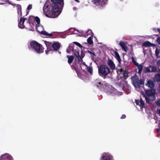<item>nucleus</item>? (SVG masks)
Here are the masks:
<instances>
[{
    "mask_svg": "<svg viewBox=\"0 0 160 160\" xmlns=\"http://www.w3.org/2000/svg\"><path fill=\"white\" fill-rule=\"evenodd\" d=\"M115 57L116 58L117 60L118 61L119 63H120L121 62V59L120 57L119 56V54L117 52H114Z\"/></svg>",
    "mask_w": 160,
    "mask_h": 160,
    "instance_id": "aec40b11",
    "label": "nucleus"
},
{
    "mask_svg": "<svg viewBox=\"0 0 160 160\" xmlns=\"http://www.w3.org/2000/svg\"><path fill=\"white\" fill-rule=\"evenodd\" d=\"M32 8V5L31 4H29L27 7V9L28 10L31 9Z\"/></svg>",
    "mask_w": 160,
    "mask_h": 160,
    "instance_id": "f704fd0d",
    "label": "nucleus"
},
{
    "mask_svg": "<svg viewBox=\"0 0 160 160\" xmlns=\"http://www.w3.org/2000/svg\"><path fill=\"white\" fill-rule=\"evenodd\" d=\"M67 52L69 54L72 53L75 57V59L78 60L79 62H81L82 64L80 66L79 64L78 63V65H76L74 66V69L76 71L78 76L79 77L80 74L79 71L81 69L83 71H85L84 69H88V67L86 64L85 62L82 61V58L84 56V53L80 50H78L77 46H75L73 43H71L69 44L67 48Z\"/></svg>",
    "mask_w": 160,
    "mask_h": 160,
    "instance_id": "f257e3e1",
    "label": "nucleus"
},
{
    "mask_svg": "<svg viewBox=\"0 0 160 160\" xmlns=\"http://www.w3.org/2000/svg\"><path fill=\"white\" fill-rule=\"evenodd\" d=\"M44 42L47 48V50L45 51L46 54H48L50 51H57L60 47L61 44L58 42H51L45 41Z\"/></svg>",
    "mask_w": 160,
    "mask_h": 160,
    "instance_id": "39448f33",
    "label": "nucleus"
},
{
    "mask_svg": "<svg viewBox=\"0 0 160 160\" xmlns=\"http://www.w3.org/2000/svg\"><path fill=\"white\" fill-rule=\"evenodd\" d=\"M126 117V116L125 115L123 114L122 115L121 118V119H124V118H125Z\"/></svg>",
    "mask_w": 160,
    "mask_h": 160,
    "instance_id": "4c0bfd02",
    "label": "nucleus"
},
{
    "mask_svg": "<svg viewBox=\"0 0 160 160\" xmlns=\"http://www.w3.org/2000/svg\"><path fill=\"white\" fill-rule=\"evenodd\" d=\"M67 57L68 58V63H71L73 59V57L72 56H67Z\"/></svg>",
    "mask_w": 160,
    "mask_h": 160,
    "instance_id": "4be33fe9",
    "label": "nucleus"
},
{
    "mask_svg": "<svg viewBox=\"0 0 160 160\" xmlns=\"http://www.w3.org/2000/svg\"><path fill=\"white\" fill-rule=\"evenodd\" d=\"M25 18H22L20 19L18 23V26L21 29H23L24 28L23 23L25 20Z\"/></svg>",
    "mask_w": 160,
    "mask_h": 160,
    "instance_id": "f3484780",
    "label": "nucleus"
},
{
    "mask_svg": "<svg viewBox=\"0 0 160 160\" xmlns=\"http://www.w3.org/2000/svg\"><path fill=\"white\" fill-rule=\"evenodd\" d=\"M108 0H101L99 3V5L101 6L104 5L107 3Z\"/></svg>",
    "mask_w": 160,
    "mask_h": 160,
    "instance_id": "393cba45",
    "label": "nucleus"
},
{
    "mask_svg": "<svg viewBox=\"0 0 160 160\" xmlns=\"http://www.w3.org/2000/svg\"><path fill=\"white\" fill-rule=\"evenodd\" d=\"M101 0H94V2L95 3H98L99 5L100 2Z\"/></svg>",
    "mask_w": 160,
    "mask_h": 160,
    "instance_id": "72a5a7b5",
    "label": "nucleus"
},
{
    "mask_svg": "<svg viewBox=\"0 0 160 160\" xmlns=\"http://www.w3.org/2000/svg\"><path fill=\"white\" fill-rule=\"evenodd\" d=\"M159 31V32L160 33V31Z\"/></svg>",
    "mask_w": 160,
    "mask_h": 160,
    "instance_id": "c03bdc74",
    "label": "nucleus"
},
{
    "mask_svg": "<svg viewBox=\"0 0 160 160\" xmlns=\"http://www.w3.org/2000/svg\"><path fill=\"white\" fill-rule=\"evenodd\" d=\"M70 29H74V28H71Z\"/></svg>",
    "mask_w": 160,
    "mask_h": 160,
    "instance_id": "37998d69",
    "label": "nucleus"
},
{
    "mask_svg": "<svg viewBox=\"0 0 160 160\" xmlns=\"http://www.w3.org/2000/svg\"><path fill=\"white\" fill-rule=\"evenodd\" d=\"M157 41L158 43L160 45V37H159L157 38Z\"/></svg>",
    "mask_w": 160,
    "mask_h": 160,
    "instance_id": "c9c22d12",
    "label": "nucleus"
},
{
    "mask_svg": "<svg viewBox=\"0 0 160 160\" xmlns=\"http://www.w3.org/2000/svg\"><path fill=\"white\" fill-rule=\"evenodd\" d=\"M158 113L159 115L160 116V109L158 110Z\"/></svg>",
    "mask_w": 160,
    "mask_h": 160,
    "instance_id": "ea45409f",
    "label": "nucleus"
},
{
    "mask_svg": "<svg viewBox=\"0 0 160 160\" xmlns=\"http://www.w3.org/2000/svg\"><path fill=\"white\" fill-rule=\"evenodd\" d=\"M131 59L132 60V62L134 63V65L137 66V67L138 68V67L139 66H140L141 64H139L138 63L136 62V61L135 60L134 58L133 57H132L131 58Z\"/></svg>",
    "mask_w": 160,
    "mask_h": 160,
    "instance_id": "412c9836",
    "label": "nucleus"
},
{
    "mask_svg": "<svg viewBox=\"0 0 160 160\" xmlns=\"http://www.w3.org/2000/svg\"><path fill=\"white\" fill-rule=\"evenodd\" d=\"M157 65L158 66L160 67V60H159L157 62Z\"/></svg>",
    "mask_w": 160,
    "mask_h": 160,
    "instance_id": "58836bf2",
    "label": "nucleus"
},
{
    "mask_svg": "<svg viewBox=\"0 0 160 160\" xmlns=\"http://www.w3.org/2000/svg\"><path fill=\"white\" fill-rule=\"evenodd\" d=\"M39 31L40 33L46 36L47 37L52 38L53 36L52 33H48L45 31H41V32Z\"/></svg>",
    "mask_w": 160,
    "mask_h": 160,
    "instance_id": "4468645a",
    "label": "nucleus"
},
{
    "mask_svg": "<svg viewBox=\"0 0 160 160\" xmlns=\"http://www.w3.org/2000/svg\"><path fill=\"white\" fill-rule=\"evenodd\" d=\"M86 70H87L90 73L91 75H92V68L91 67H88V69H85Z\"/></svg>",
    "mask_w": 160,
    "mask_h": 160,
    "instance_id": "cd10ccee",
    "label": "nucleus"
},
{
    "mask_svg": "<svg viewBox=\"0 0 160 160\" xmlns=\"http://www.w3.org/2000/svg\"><path fill=\"white\" fill-rule=\"evenodd\" d=\"M155 102L158 106H160V98L158 99Z\"/></svg>",
    "mask_w": 160,
    "mask_h": 160,
    "instance_id": "2f4dec72",
    "label": "nucleus"
},
{
    "mask_svg": "<svg viewBox=\"0 0 160 160\" xmlns=\"http://www.w3.org/2000/svg\"><path fill=\"white\" fill-rule=\"evenodd\" d=\"M119 45L121 48L122 50L125 52H127L128 50V48L127 45L123 41H120L119 43Z\"/></svg>",
    "mask_w": 160,
    "mask_h": 160,
    "instance_id": "f8f14e48",
    "label": "nucleus"
},
{
    "mask_svg": "<svg viewBox=\"0 0 160 160\" xmlns=\"http://www.w3.org/2000/svg\"><path fill=\"white\" fill-rule=\"evenodd\" d=\"M92 38V36H90L88 38L87 40L88 43L90 45L92 44L93 43Z\"/></svg>",
    "mask_w": 160,
    "mask_h": 160,
    "instance_id": "5701e85b",
    "label": "nucleus"
},
{
    "mask_svg": "<svg viewBox=\"0 0 160 160\" xmlns=\"http://www.w3.org/2000/svg\"><path fill=\"white\" fill-rule=\"evenodd\" d=\"M138 73L139 74H140L141 72L142 71L143 68V65L142 64L140 66H139L138 67Z\"/></svg>",
    "mask_w": 160,
    "mask_h": 160,
    "instance_id": "b1692460",
    "label": "nucleus"
},
{
    "mask_svg": "<svg viewBox=\"0 0 160 160\" xmlns=\"http://www.w3.org/2000/svg\"><path fill=\"white\" fill-rule=\"evenodd\" d=\"M34 19L36 22H37L38 25L39 24L40 22V19L37 17H35Z\"/></svg>",
    "mask_w": 160,
    "mask_h": 160,
    "instance_id": "bb28decb",
    "label": "nucleus"
},
{
    "mask_svg": "<svg viewBox=\"0 0 160 160\" xmlns=\"http://www.w3.org/2000/svg\"><path fill=\"white\" fill-rule=\"evenodd\" d=\"M28 49L31 51L40 54L44 52V48L42 45L35 41H31L28 45Z\"/></svg>",
    "mask_w": 160,
    "mask_h": 160,
    "instance_id": "20e7f679",
    "label": "nucleus"
},
{
    "mask_svg": "<svg viewBox=\"0 0 160 160\" xmlns=\"http://www.w3.org/2000/svg\"><path fill=\"white\" fill-rule=\"evenodd\" d=\"M76 1H78V0H76Z\"/></svg>",
    "mask_w": 160,
    "mask_h": 160,
    "instance_id": "a18cd8bd",
    "label": "nucleus"
},
{
    "mask_svg": "<svg viewBox=\"0 0 160 160\" xmlns=\"http://www.w3.org/2000/svg\"><path fill=\"white\" fill-rule=\"evenodd\" d=\"M141 93L142 96L145 98L147 103H149L151 101H154L155 99V91L154 89L146 90V94L143 92H141Z\"/></svg>",
    "mask_w": 160,
    "mask_h": 160,
    "instance_id": "423d86ee",
    "label": "nucleus"
},
{
    "mask_svg": "<svg viewBox=\"0 0 160 160\" xmlns=\"http://www.w3.org/2000/svg\"><path fill=\"white\" fill-rule=\"evenodd\" d=\"M155 53L156 55L158 56L159 53V50L157 48H156L155 49Z\"/></svg>",
    "mask_w": 160,
    "mask_h": 160,
    "instance_id": "c756f323",
    "label": "nucleus"
},
{
    "mask_svg": "<svg viewBox=\"0 0 160 160\" xmlns=\"http://www.w3.org/2000/svg\"><path fill=\"white\" fill-rule=\"evenodd\" d=\"M113 156L109 152L103 153L101 156L100 160H114Z\"/></svg>",
    "mask_w": 160,
    "mask_h": 160,
    "instance_id": "1a4fd4ad",
    "label": "nucleus"
},
{
    "mask_svg": "<svg viewBox=\"0 0 160 160\" xmlns=\"http://www.w3.org/2000/svg\"><path fill=\"white\" fill-rule=\"evenodd\" d=\"M145 85L146 86L150 88H153L154 86L153 81L150 79L148 80L147 81V82L145 84Z\"/></svg>",
    "mask_w": 160,
    "mask_h": 160,
    "instance_id": "dca6fc26",
    "label": "nucleus"
},
{
    "mask_svg": "<svg viewBox=\"0 0 160 160\" xmlns=\"http://www.w3.org/2000/svg\"><path fill=\"white\" fill-rule=\"evenodd\" d=\"M58 53L59 54H61V52L59 51H58Z\"/></svg>",
    "mask_w": 160,
    "mask_h": 160,
    "instance_id": "a19ab883",
    "label": "nucleus"
},
{
    "mask_svg": "<svg viewBox=\"0 0 160 160\" xmlns=\"http://www.w3.org/2000/svg\"><path fill=\"white\" fill-rule=\"evenodd\" d=\"M80 32H79L80 33H81L82 32H83L84 33H81V34H79V35L80 36H83L84 37H86L88 36V35L90 33H92V31H80Z\"/></svg>",
    "mask_w": 160,
    "mask_h": 160,
    "instance_id": "2eb2a0df",
    "label": "nucleus"
},
{
    "mask_svg": "<svg viewBox=\"0 0 160 160\" xmlns=\"http://www.w3.org/2000/svg\"><path fill=\"white\" fill-rule=\"evenodd\" d=\"M73 43H74L77 46H78L79 47V48H78L77 47L78 49V50H80L81 51V49L82 47V45L79 43H78L77 42H73Z\"/></svg>",
    "mask_w": 160,
    "mask_h": 160,
    "instance_id": "a878e982",
    "label": "nucleus"
},
{
    "mask_svg": "<svg viewBox=\"0 0 160 160\" xmlns=\"http://www.w3.org/2000/svg\"><path fill=\"white\" fill-rule=\"evenodd\" d=\"M131 80L133 85L138 91H139V89L141 87V85L143 84V81L142 79H139L138 76L135 75L132 77Z\"/></svg>",
    "mask_w": 160,
    "mask_h": 160,
    "instance_id": "6e6552de",
    "label": "nucleus"
},
{
    "mask_svg": "<svg viewBox=\"0 0 160 160\" xmlns=\"http://www.w3.org/2000/svg\"><path fill=\"white\" fill-rule=\"evenodd\" d=\"M0 4H2V3L1 2H0Z\"/></svg>",
    "mask_w": 160,
    "mask_h": 160,
    "instance_id": "79ce46f5",
    "label": "nucleus"
},
{
    "mask_svg": "<svg viewBox=\"0 0 160 160\" xmlns=\"http://www.w3.org/2000/svg\"><path fill=\"white\" fill-rule=\"evenodd\" d=\"M108 64L110 68L112 70L115 69V66L112 61L111 60L109 59L108 62Z\"/></svg>",
    "mask_w": 160,
    "mask_h": 160,
    "instance_id": "a211bd4d",
    "label": "nucleus"
},
{
    "mask_svg": "<svg viewBox=\"0 0 160 160\" xmlns=\"http://www.w3.org/2000/svg\"><path fill=\"white\" fill-rule=\"evenodd\" d=\"M123 75L125 77H128V73L126 71H124L123 72Z\"/></svg>",
    "mask_w": 160,
    "mask_h": 160,
    "instance_id": "473e14b6",
    "label": "nucleus"
},
{
    "mask_svg": "<svg viewBox=\"0 0 160 160\" xmlns=\"http://www.w3.org/2000/svg\"><path fill=\"white\" fill-rule=\"evenodd\" d=\"M158 91L160 93V84H159L158 85L157 88Z\"/></svg>",
    "mask_w": 160,
    "mask_h": 160,
    "instance_id": "e433bc0d",
    "label": "nucleus"
},
{
    "mask_svg": "<svg viewBox=\"0 0 160 160\" xmlns=\"http://www.w3.org/2000/svg\"><path fill=\"white\" fill-rule=\"evenodd\" d=\"M18 7L19 8V10L18 11V13L20 15H21V6L20 5H18Z\"/></svg>",
    "mask_w": 160,
    "mask_h": 160,
    "instance_id": "7c9ffc66",
    "label": "nucleus"
},
{
    "mask_svg": "<svg viewBox=\"0 0 160 160\" xmlns=\"http://www.w3.org/2000/svg\"><path fill=\"white\" fill-rule=\"evenodd\" d=\"M63 0H52L50 5L47 2L43 7V11L45 15L50 18H55L60 13L57 3H61Z\"/></svg>",
    "mask_w": 160,
    "mask_h": 160,
    "instance_id": "f03ea898",
    "label": "nucleus"
},
{
    "mask_svg": "<svg viewBox=\"0 0 160 160\" xmlns=\"http://www.w3.org/2000/svg\"><path fill=\"white\" fill-rule=\"evenodd\" d=\"M157 68L154 66L150 65L146 67V71L147 72H157Z\"/></svg>",
    "mask_w": 160,
    "mask_h": 160,
    "instance_id": "9b49d317",
    "label": "nucleus"
},
{
    "mask_svg": "<svg viewBox=\"0 0 160 160\" xmlns=\"http://www.w3.org/2000/svg\"><path fill=\"white\" fill-rule=\"evenodd\" d=\"M37 30H42V29H44L43 28V27L42 26L40 25L39 24L38 25H37Z\"/></svg>",
    "mask_w": 160,
    "mask_h": 160,
    "instance_id": "c85d7f7f",
    "label": "nucleus"
},
{
    "mask_svg": "<svg viewBox=\"0 0 160 160\" xmlns=\"http://www.w3.org/2000/svg\"><path fill=\"white\" fill-rule=\"evenodd\" d=\"M94 85L98 88L103 91L108 95H120L122 94L121 92H118L114 88L109 85L108 83L99 79H97L95 81Z\"/></svg>",
    "mask_w": 160,
    "mask_h": 160,
    "instance_id": "7ed1b4c3",
    "label": "nucleus"
},
{
    "mask_svg": "<svg viewBox=\"0 0 160 160\" xmlns=\"http://www.w3.org/2000/svg\"><path fill=\"white\" fill-rule=\"evenodd\" d=\"M143 45L145 47H153L154 46V45L150 43L149 41H146L143 43Z\"/></svg>",
    "mask_w": 160,
    "mask_h": 160,
    "instance_id": "6ab92c4d",
    "label": "nucleus"
},
{
    "mask_svg": "<svg viewBox=\"0 0 160 160\" xmlns=\"http://www.w3.org/2000/svg\"><path fill=\"white\" fill-rule=\"evenodd\" d=\"M136 104L139 106L140 109H142L144 107V103L141 98L140 100H136L135 101Z\"/></svg>",
    "mask_w": 160,
    "mask_h": 160,
    "instance_id": "ddd939ff",
    "label": "nucleus"
},
{
    "mask_svg": "<svg viewBox=\"0 0 160 160\" xmlns=\"http://www.w3.org/2000/svg\"><path fill=\"white\" fill-rule=\"evenodd\" d=\"M0 160H14L12 157L8 153H5L0 157Z\"/></svg>",
    "mask_w": 160,
    "mask_h": 160,
    "instance_id": "9d476101",
    "label": "nucleus"
},
{
    "mask_svg": "<svg viewBox=\"0 0 160 160\" xmlns=\"http://www.w3.org/2000/svg\"><path fill=\"white\" fill-rule=\"evenodd\" d=\"M98 69L99 75L103 78H106L110 72L109 68L106 65L102 64L98 66Z\"/></svg>",
    "mask_w": 160,
    "mask_h": 160,
    "instance_id": "0eeeda50",
    "label": "nucleus"
}]
</instances>
